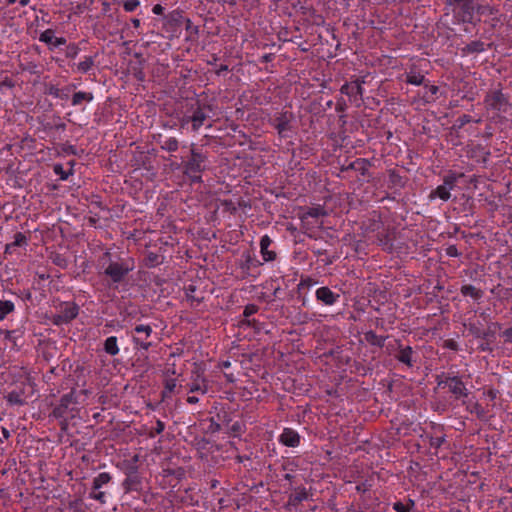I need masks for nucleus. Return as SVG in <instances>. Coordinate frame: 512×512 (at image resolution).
Here are the masks:
<instances>
[{
    "mask_svg": "<svg viewBox=\"0 0 512 512\" xmlns=\"http://www.w3.org/2000/svg\"><path fill=\"white\" fill-rule=\"evenodd\" d=\"M415 506V502L412 499H408L407 504H403L398 501L393 504V510L395 512H410Z\"/></svg>",
    "mask_w": 512,
    "mask_h": 512,
    "instance_id": "a18cd8bd",
    "label": "nucleus"
},
{
    "mask_svg": "<svg viewBox=\"0 0 512 512\" xmlns=\"http://www.w3.org/2000/svg\"><path fill=\"white\" fill-rule=\"evenodd\" d=\"M185 294L187 300L190 301L192 307L198 306L203 301L202 296L196 295V286L194 285H188L185 288Z\"/></svg>",
    "mask_w": 512,
    "mask_h": 512,
    "instance_id": "c85d7f7f",
    "label": "nucleus"
},
{
    "mask_svg": "<svg viewBox=\"0 0 512 512\" xmlns=\"http://www.w3.org/2000/svg\"><path fill=\"white\" fill-rule=\"evenodd\" d=\"M389 175V188L402 189L406 184V180L395 169L388 171Z\"/></svg>",
    "mask_w": 512,
    "mask_h": 512,
    "instance_id": "4be33fe9",
    "label": "nucleus"
},
{
    "mask_svg": "<svg viewBox=\"0 0 512 512\" xmlns=\"http://www.w3.org/2000/svg\"><path fill=\"white\" fill-rule=\"evenodd\" d=\"M133 269L134 263L131 259H122L120 261L110 262L105 268L104 274L108 276L113 283H120Z\"/></svg>",
    "mask_w": 512,
    "mask_h": 512,
    "instance_id": "423d86ee",
    "label": "nucleus"
},
{
    "mask_svg": "<svg viewBox=\"0 0 512 512\" xmlns=\"http://www.w3.org/2000/svg\"><path fill=\"white\" fill-rule=\"evenodd\" d=\"M260 265H261L260 261L255 256H252L251 254H247L246 258H245V262L242 265V268L249 271L252 268H256Z\"/></svg>",
    "mask_w": 512,
    "mask_h": 512,
    "instance_id": "49530a36",
    "label": "nucleus"
},
{
    "mask_svg": "<svg viewBox=\"0 0 512 512\" xmlns=\"http://www.w3.org/2000/svg\"><path fill=\"white\" fill-rule=\"evenodd\" d=\"M23 395H24V392L22 390H19V391L13 390L8 393V395L6 396V399H7V402L11 405L22 406L26 403Z\"/></svg>",
    "mask_w": 512,
    "mask_h": 512,
    "instance_id": "7c9ffc66",
    "label": "nucleus"
},
{
    "mask_svg": "<svg viewBox=\"0 0 512 512\" xmlns=\"http://www.w3.org/2000/svg\"><path fill=\"white\" fill-rule=\"evenodd\" d=\"M446 254L449 257H459L461 255V253L458 251V248L456 245H449L446 248Z\"/></svg>",
    "mask_w": 512,
    "mask_h": 512,
    "instance_id": "bf43d9fd",
    "label": "nucleus"
},
{
    "mask_svg": "<svg viewBox=\"0 0 512 512\" xmlns=\"http://www.w3.org/2000/svg\"><path fill=\"white\" fill-rule=\"evenodd\" d=\"M183 21L182 12L174 10L166 16V24L173 29L181 25Z\"/></svg>",
    "mask_w": 512,
    "mask_h": 512,
    "instance_id": "2f4dec72",
    "label": "nucleus"
},
{
    "mask_svg": "<svg viewBox=\"0 0 512 512\" xmlns=\"http://www.w3.org/2000/svg\"><path fill=\"white\" fill-rule=\"evenodd\" d=\"M446 382L449 392L455 399L466 398L468 396L469 391L459 376L452 375Z\"/></svg>",
    "mask_w": 512,
    "mask_h": 512,
    "instance_id": "f8f14e48",
    "label": "nucleus"
},
{
    "mask_svg": "<svg viewBox=\"0 0 512 512\" xmlns=\"http://www.w3.org/2000/svg\"><path fill=\"white\" fill-rule=\"evenodd\" d=\"M208 391V382L205 379L195 380L193 383L189 384V392H199L201 394H206Z\"/></svg>",
    "mask_w": 512,
    "mask_h": 512,
    "instance_id": "ea45409f",
    "label": "nucleus"
},
{
    "mask_svg": "<svg viewBox=\"0 0 512 512\" xmlns=\"http://www.w3.org/2000/svg\"><path fill=\"white\" fill-rule=\"evenodd\" d=\"M77 398L75 391L64 394L57 406L54 407L51 415L60 420V428L66 431L68 428V421L75 417L77 413Z\"/></svg>",
    "mask_w": 512,
    "mask_h": 512,
    "instance_id": "7ed1b4c3",
    "label": "nucleus"
},
{
    "mask_svg": "<svg viewBox=\"0 0 512 512\" xmlns=\"http://www.w3.org/2000/svg\"><path fill=\"white\" fill-rule=\"evenodd\" d=\"M45 93L50 95V96H52V97H54V98L62 97L61 89L58 88L57 86L53 85V84L46 85Z\"/></svg>",
    "mask_w": 512,
    "mask_h": 512,
    "instance_id": "5fc2aeb1",
    "label": "nucleus"
},
{
    "mask_svg": "<svg viewBox=\"0 0 512 512\" xmlns=\"http://www.w3.org/2000/svg\"><path fill=\"white\" fill-rule=\"evenodd\" d=\"M377 240L383 250L388 252L393 250V238L391 237V233L389 231L378 233Z\"/></svg>",
    "mask_w": 512,
    "mask_h": 512,
    "instance_id": "a878e982",
    "label": "nucleus"
},
{
    "mask_svg": "<svg viewBox=\"0 0 512 512\" xmlns=\"http://www.w3.org/2000/svg\"><path fill=\"white\" fill-rule=\"evenodd\" d=\"M273 240L268 235H263L260 239V253L265 262L274 261L277 257L275 250H270L269 247Z\"/></svg>",
    "mask_w": 512,
    "mask_h": 512,
    "instance_id": "dca6fc26",
    "label": "nucleus"
},
{
    "mask_svg": "<svg viewBox=\"0 0 512 512\" xmlns=\"http://www.w3.org/2000/svg\"><path fill=\"white\" fill-rule=\"evenodd\" d=\"M208 429L210 432L215 433V432L220 431L221 425L219 423H217L216 421H214L213 418H211Z\"/></svg>",
    "mask_w": 512,
    "mask_h": 512,
    "instance_id": "680f3d73",
    "label": "nucleus"
},
{
    "mask_svg": "<svg viewBox=\"0 0 512 512\" xmlns=\"http://www.w3.org/2000/svg\"><path fill=\"white\" fill-rule=\"evenodd\" d=\"M396 344L398 352L395 354V358L407 367H413L415 363L413 348L411 346H403L400 340H396Z\"/></svg>",
    "mask_w": 512,
    "mask_h": 512,
    "instance_id": "ddd939ff",
    "label": "nucleus"
},
{
    "mask_svg": "<svg viewBox=\"0 0 512 512\" xmlns=\"http://www.w3.org/2000/svg\"><path fill=\"white\" fill-rule=\"evenodd\" d=\"M445 347H447V348H449L451 350H457L458 349L457 343L454 340H452V339L447 340L445 342Z\"/></svg>",
    "mask_w": 512,
    "mask_h": 512,
    "instance_id": "774afa93",
    "label": "nucleus"
},
{
    "mask_svg": "<svg viewBox=\"0 0 512 512\" xmlns=\"http://www.w3.org/2000/svg\"><path fill=\"white\" fill-rule=\"evenodd\" d=\"M370 162L364 158H357L355 161L349 163L347 166L342 167V171L354 170L360 175L365 176L368 173Z\"/></svg>",
    "mask_w": 512,
    "mask_h": 512,
    "instance_id": "6ab92c4d",
    "label": "nucleus"
},
{
    "mask_svg": "<svg viewBox=\"0 0 512 512\" xmlns=\"http://www.w3.org/2000/svg\"><path fill=\"white\" fill-rule=\"evenodd\" d=\"M317 284V280L309 277V276H301L300 281L297 285V293L299 296H302V306H306L307 299L306 293L307 291Z\"/></svg>",
    "mask_w": 512,
    "mask_h": 512,
    "instance_id": "f3484780",
    "label": "nucleus"
},
{
    "mask_svg": "<svg viewBox=\"0 0 512 512\" xmlns=\"http://www.w3.org/2000/svg\"><path fill=\"white\" fill-rule=\"evenodd\" d=\"M92 100H93L92 93L84 92V91H78V92L73 94L71 102H72L73 106H78V105H80L84 101L90 102Z\"/></svg>",
    "mask_w": 512,
    "mask_h": 512,
    "instance_id": "58836bf2",
    "label": "nucleus"
},
{
    "mask_svg": "<svg viewBox=\"0 0 512 512\" xmlns=\"http://www.w3.org/2000/svg\"><path fill=\"white\" fill-rule=\"evenodd\" d=\"M258 311V307L254 304H249L245 306L243 315L245 317H250L251 315L255 314Z\"/></svg>",
    "mask_w": 512,
    "mask_h": 512,
    "instance_id": "13d9d810",
    "label": "nucleus"
},
{
    "mask_svg": "<svg viewBox=\"0 0 512 512\" xmlns=\"http://www.w3.org/2000/svg\"><path fill=\"white\" fill-rule=\"evenodd\" d=\"M142 480L140 475H128L122 482V487L125 493L132 491H139L141 489Z\"/></svg>",
    "mask_w": 512,
    "mask_h": 512,
    "instance_id": "412c9836",
    "label": "nucleus"
},
{
    "mask_svg": "<svg viewBox=\"0 0 512 512\" xmlns=\"http://www.w3.org/2000/svg\"><path fill=\"white\" fill-rule=\"evenodd\" d=\"M315 297L323 305L332 306L339 301L340 295L333 292L329 287L323 286L316 290Z\"/></svg>",
    "mask_w": 512,
    "mask_h": 512,
    "instance_id": "4468645a",
    "label": "nucleus"
},
{
    "mask_svg": "<svg viewBox=\"0 0 512 512\" xmlns=\"http://www.w3.org/2000/svg\"><path fill=\"white\" fill-rule=\"evenodd\" d=\"M89 498L98 501L101 504L106 503V493L101 490H94V487L91 486V490L89 492Z\"/></svg>",
    "mask_w": 512,
    "mask_h": 512,
    "instance_id": "de8ad7c7",
    "label": "nucleus"
},
{
    "mask_svg": "<svg viewBox=\"0 0 512 512\" xmlns=\"http://www.w3.org/2000/svg\"><path fill=\"white\" fill-rule=\"evenodd\" d=\"M39 41L54 47L65 45L67 42L64 37H55L54 30L52 29L43 31L39 36Z\"/></svg>",
    "mask_w": 512,
    "mask_h": 512,
    "instance_id": "a211bd4d",
    "label": "nucleus"
},
{
    "mask_svg": "<svg viewBox=\"0 0 512 512\" xmlns=\"http://www.w3.org/2000/svg\"><path fill=\"white\" fill-rule=\"evenodd\" d=\"M475 16H489L493 22L500 21V9L497 5H492L488 0H477Z\"/></svg>",
    "mask_w": 512,
    "mask_h": 512,
    "instance_id": "9b49d317",
    "label": "nucleus"
},
{
    "mask_svg": "<svg viewBox=\"0 0 512 512\" xmlns=\"http://www.w3.org/2000/svg\"><path fill=\"white\" fill-rule=\"evenodd\" d=\"M242 428H243V424L240 423V422H235L232 426H231V430L233 433L235 434H240L242 432Z\"/></svg>",
    "mask_w": 512,
    "mask_h": 512,
    "instance_id": "0e129e2a",
    "label": "nucleus"
},
{
    "mask_svg": "<svg viewBox=\"0 0 512 512\" xmlns=\"http://www.w3.org/2000/svg\"><path fill=\"white\" fill-rule=\"evenodd\" d=\"M460 292L463 296H469L474 300H480L484 295V292L481 289L471 284L462 285L460 288Z\"/></svg>",
    "mask_w": 512,
    "mask_h": 512,
    "instance_id": "393cba45",
    "label": "nucleus"
},
{
    "mask_svg": "<svg viewBox=\"0 0 512 512\" xmlns=\"http://www.w3.org/2000/svg\"><path fill=\"white\" fill-rule=\"evenodd\" d=\"M79 314V306L74 302H64L57 308L55 314L50 317L52 324L56 326L69 324Z\"/></svg>",
    "mask_w": 512,
    "mask_h": 512,
    "instance_id": "0eeeda50",
    "label": "nucleus"
},
{
    "mask_svg": "<svg viewBox=\"0 0 512 512\" xmlns=\"http://www.w3.org/2000/svg\"><path fill=\"white\" fill-rule=\"evenodd\" d=\"M160 148L166 152L174 153L179 149V141L176 137H168L163 141H160Z\"/></svg>",
    "mask_w": 512,
    "mask_h": 512,
    "instance_id": "bb28decb",
    "label": "nucleus"
},
{
    "mask_svg": "<svg viewBox=\"0 0 512 512\" xmlns=\"http://www.w3.org/2000/svg\"><path fill=\"white\" fill-rule=\"evenodd\" d=\"M177 382L175 378H168L165 380L164 389L162 391V398H169L175 391Z\"/></svg>",
    "mask_w": 512,
    "mask_h": 512,
    "instance_id": "79ce46f5",
    "label": "nucleus"
},
{
    "mask_svg": "<svg viewBox=\"0 0 512 512\" xmlns=\"http://www.w3.org/2000/svg\"><path fill=\"white\" fill-rule=\"evenodd\" d=\"M153 329L149 324H138L131 331L132 342L135 349H142L148 351L152 343L148 338L152 335Z\"/></svg>",
    "mask_w": 512,
    "mask_h": 512,
    "instance_id": "6e6552de",
    "label": "nucleus"
},
{
    "mask_svg": "<svg viewBox=\"0 0 512 512\" xmlns=\"http://www.w3.org/2000/svg\"><path fill=\"white\" fill-rule=\"evenodd\" d=\"M388 337L377 335L374 331L370 330L364 333V340L370 345L377 346L379 348H383L385 345V341Z\"/></svg>",
    "mask_w": 512,
    "mask_h": 512,
    "instance_id": "b1692460",
    "label": "nucleus"
},
{
    "mask_svg": "<svg viewBox=\"0 0 512 512\" xmlns=\"http://www.w3.org/2000/svg\"><path fill=\"white\" fill-rule=\"evenodd\" d=\"M207 156L202 153L194 143L190 145V157L186 161H182L183 173L192 183L202 181L201 173L206 169Z\"/></svg>",
    "mask_w": 512,
    "mask_h": 512,
    "instance_id": "f03ea898",
    "label": "nucleus"
},
{
    "mask_svg": "<svg viewBox=\"0 0 512 512\" xmlns=\"http://www.w3.org/2000/svg\"><path fill=\"white\" fill-rule=\"evenodd\" d=\"M279 442L287 447H297L300 444V435L292 428H284L279 436Z\"/></svg>",
    "mask_w": 512,
    "mask_h": 512,
    "instance_id": "2eb2a0df",
    "label": "nucleus"
},
{
    "mask_svg": "<svg viewBox=\"0 0 512 512\" xmlns=\"http://www.w3.org/2000/svg\"><path fill=\"white\" fill-rule=\"evenodd\" d=\"M294 121V113L288 109H283L270 117L268 123L277 130L280 138H287L294 131Z\"/></svg>",
    "mask_w": 512,
    "mask_h": 512,
    "instance_id": "20e7f679",
    "label": "nucleus"
},
{
    "mask_svg": "<svg viewBox=\"0 0 512 512\" xmlns=\"http://www.w3.org/2000/svg\"><path fill=\"white\" fill-rule=\"evenodd\" d=\"M363 83L364 80L359 79L350 83L346 82L341 86L340 92L347 95L350 98V101L359 107L363 101Z\"/></svg>",
    "mask_w": 512,
    "mask_h": 512,
    "instance_id": "1a4fd4ad",
    "label": "nucleus"
},
{
    "mask_svg": "<svg viewBox=\"0 0 512 512\" xmlns=\"http://www.w3.org/2000/svg\"><path fill=\"white\" fill-rule=\"evenodd\" d=\"M80 52V48L76 43H70L66 47L65 56L70 59H75Z\"/></svg>",
    "mask_w": 512,
    "mask_h": 512,
    "instance_id": "09e8293b",
    "label": "nucleus"
},
{
    "mask_svg": "<svg viewBox=\"0 0 512 512\" xmlns=\"http://www.w3.org/2000/svg\"><path fill=\"white\" fill-rule=\"evenodd\" d=\"M429 197L431 199L438 197L443 201H447L450 199L451 194L449 188L442 184L439 185L436 189L432 190Z\"/></svg>",
    "mask_w": 512,
    "mask_h": 512,
    "instance_id": "c9c22d12",
    "label": "nucleus"
},
{
    "mask_svg": "<svg viewBox=\"0 0 512 512\" xmlns=\"http://www.w3.org/2000/svg\"><path fill=\"white\" fill-rule=\"evenodd\" d=\"M112 481V476L108 472L99 473L92 481V487L94 490H100L103 486L109 484Z\"/></svg>",
    "mask_w": 512,
    "mask_h": 512,
    "instance_id": "cd10ccee",
    "label": "nucleus"
},
{
    "mask_svg": "<svg viewBox=\"0 0 512 512\" xmlns=\"http://www.w3.org/2000/svg\"><path fill=\"white\" fill-rule=\"evenodd\" d=\"M345 109H346L345 101L343 99L338 100L337 104H336V110L338 112H343Z\"/></svg>",
    "mask_w": 512,
    "mask_h": 512,
    "instance_id": "338daca9",
    "label": "nucleus"
},
{
    "mask_svg": "<svg viewBox=\"0 0 512 512\" xmlns=\"http://www.w3.org/2000/svg\"><path fill=\"white\" fill-rule=\"evenodd\" d=\"M139 5H140L139 0H125L123 2V9L126 12H133L139 7Z\"/></svg>",
    "mask_w": 512,
    "mask_h": 512,
    "instance_id": "864d4df0",
    "label": "nucleus"
},
{
    "mask_svg": "<svg viewBox=\"0 0 512 512\" xmlns=\"http://www.w3.org/2000/svg\"><path fill=\"white\" fill-rule=\"evenodd\" d=\"M308 496L309 495L305 487L297 488L295 492L289 496L286 507L288 509H291L292 507L296 508L302 501L307 500Z\"/></svg>",
    "mask_w": 512,
    "mask_h": 512,
    "instance_id": "aec40b11",
    "label": "nucleus"
},
{
    "mask_svg": "<svg viewBox=\"0 0 512 512\" xmlns=\"http://www.w3.org/2000/svg\"><path fill=\"white\" fill-rule=\"evenodd\" d=\"M446 6L450 9L457 24L476 25L481 21L479 17L475 16L477 0H446Z\"/></svg>",
    "mask_w": 512,
    "mask_h": 512,
    "instance_id": "f257e3e1",
    "label": "nucleus"
},
{
    "mask_svg": "<svg viewBox=\"0 0 512 512\" xmlns=\"http://www.w3.org/2000/svg\"><path fill=\"white\" fill-rule=\"evenodd\" d=\"M484 103L489 109L505 112L508 101L501 90H491L486 94Z\"/></svg>",
    "mask_w": 512,
    "mask_h": 512,
    "instance_id": "9d476101",
    "label": "nucleus"
},
{
    "mask_svg": "<svg viewBox=\"0 0 512 512\" xmlns=\"http://www.w3.org/2000/svg\"><path fill=\"white\" fill-rule=\"evenodd\" d=\"M460 177H463V174L449 173L443 178V185L447 186L449 190H452Z\"/></svg>",
    "mask_w": 512,
    "mask_h": 512,
    "instance_id": "c03bdc74",
    "label": "nucleus"
},
{
    "mask_svg": "<svg viewBox=\"0 0 512 512\" xmlns=\"http://www.w3.org/2000/svg\"><path fill=\"white\" fill-rule=\"evenodd\" d=\"M211 106L201 103L199 100L192 101L186 105V112L190 116L191 130L197 132L209 118L208 112Z\"/></svg>",
    "mask_w": 512,
    "mask_h": 512,
    "instance_id": "39448f33",
    "label": "nucleus"
},
{
    "mask_svg": "<svg viewBox=\"0 0 512 512\" xmlns=\"http://www.w3.org/2000/svg\"><path fill=\"white\" fill-rule=\"evenodd\" d=\"M104 351L110 356H115L119 353V347L117 344V337L110 336L104 342Z\"/></svg>",
    "mask_w": 512,
    "mask_h": 512,
    "instance_id": "c756f323",
    "label": "nucleus"
},
{
    "mask_svg": "<svg viewBox=\"0 0 512 512\" xmlns=\"http://www.w3.org/2000/svg\"><path fill=\"white\" fill-rule=\"evenodd\" d=\"M406 82L412 85H424L425 76L415 70H410L406 74Z\"/></svg>",
    "mask_w": 512,
    "mask_h": 512,
    "instance_id": "4c0bfd02",
    "label": "nucleus"
},
{
    "mask_svg": "<svg viewBox=\"0 0 512 512\" xmlns=\"http://www.w3.org/2000/svg\"><path fill=\"white\" fill-rule=\"evenodd\" d=\"M326 215L327 212L325 211V209L322 206L318 205L316 207L308 208V210L301 216V220L305 221L308 217L319 218L324 217Z\"/></svg>",
    "mask_w": 512,
    "mask_h": 512,
    "instance_id": "f704fd0d",
    "label": "nucleus"
},
{
    "mask_svg": "<svg viewBox=\"0 0 512 512\" xmlns=\"http://www.w3.org/2000/svg\"><path fill=\"white\" fill-rule=\"evenodd\" d=\"M139 460L138 455H134L130 461H124V474L128 475H138V466L137 462Z\"/></svg>",
    "mask_w": 512,
    "mask_h": 512,
    "instance_id": "e433bc0d",
    "label": "nucleus"
},
{
    "mask_svg": "<svg viewBox=\"0 0 512 512\" xmlns=\"http://www.w3.org/2000/svg\"><path fill=\"white\" fill-rule=\"evenodd\" d=\"M53 171L56 175L60 177L61 180H67L69 176L72 174L71 171H65L61 164H55L53 167Z\"/></svg>",
    "mask_w": 512,
    "mask_h": 512,
    "instance_id": "3c124183",
    "label": "nucleus"
},
{
    "mask_svg": "<svg viewBox=\"0 0 512 512\" xmlns=\"http://www.w3.org/2000/svg\"><path fill=\"white\" fill-rule=\"evenodd\" d=\"M178 122L180 129H186L187 126L191 124L190 116L188 115L186 110L178 115Z\"/></svg>",
    "mask_w": 512,
    "mask_h": 512,
    "instance_id": "603ef678",
    "label": "nucleus"
},
{
    "mask_svg": "<svg viewBox=\"0 0 512 512\" xmlns=\"http://www.w3.org/2000/svg\"><path fill=\"white\" fill-rule=\"evenodd\" d=\"M425 86L427 87V85H425ZM428 89H429V92L431 93V97H428V98L426 99V101H427V102H430V101L435 100V97H434V96L438 93L439 88H438V86H436V85H430V86H428Z\"/></svg>",
    "mask_w": 512,
    "mask_h": 512,
    "instance_id": "052dcab7",
    "label": "nucleus"
},
{
    "mask_svg": "<svg viewBox=\"0 0 512 512\" xmlns=\"http://www.w3.org/2000/svg\"><path fill=\"white\" fill-rule=\"evenodd\" d=\"M15 305L10 300H0V322L5 319V317L14 312Z\"/></svg>",
    "mask_w": 512,
    "mask_h": 512,
    "instance_id": "a19ab883",
    "label": "nucleus"
},
{
    "mask_svg": "<svg viewBox=\"0 0 512 512\" xmlns=\"http://www.w3.org/2000/svg\"><path fill=\"white\" fill-rule=\"evenodd\" d=\"M27 243V237L22 232H17L14 234V240L10 244L6 246V252L14 247H21Z\"/></svg>",
    "mask_w": 512,
    "mask_h": 512,
    "instance_id": "37998d69",
    "label": "nucleus"
},
{
    "mask_svg": "<svg viewBox=\"0 0 512 512\" xmlns=\"http://www.w3.org/2000/svg\"><path fill=\"white\" fill-rule=\"evenodd\" d=\"M445 442V438L443 436H439V437H431L430 438V446L435 448V449H438L442 446V444Z\"/></svg>",
    "mask_w": 512,
    "mask_h": 512,
    "instance_id": "6e6d98bb",
    "label": "nucleus"
},
{
    "mask_svg": "<svg viewBox=\"0 0 512 512\" xmlns=\"http://www.w3.org/2000/svg\"><path fill=\"white\" fill-rule=\"evenodd\" d=\"M95 65V57L84 56L83 60L77 64V71L85 74L88 73Z\"/></svg>",
    "mask_w": 512,
    "mask_h": 512,
    "instance_id": "72a5a7b5",
    "label": "nucleus"
},
{
    "mask_svg": "<svg viewBox=\"0 0 512 512\" xmlns=\"http://www.w3.org/2000/svg\"><path fill=\"white\" fill-rule=\"evenodd\" d=\"M502 337L504 338V341L505 342H509L511 343L512 342V327L506 329L503 333H502Z\"/></svg>",
    "mask_w": 512,
    "mask_h": 512,
    "instance_id": "e2e57ef3",
    "label": "nucleus"
},
{
    "mask_svg": "<svg viewBox=\"0 0 512 512\" xmlns=\"http://www.w3.org/2000/svg\"><path fill=\"white\" fill-rule=\"evenodd\" d=\"M483 51H485V43L480 40L471 41L461 48L463 55L481 53Z\"/></svg>",
    "mask_w": 512,
    "mask_h": 512,
    "instance_id": "5701e85b",
    "label": "nucleus"
},
{
    "mask_svg": "<svg viewBox=\"0 0 512 512\" xmlns=\"http://www.w3.org/2000/svg\"><path fill=\"white\" fill-rule=\"evenodd\" d=\"M452 375L450 373H442L440 375H437V384L439 387L441 386H447V382L448 381V378H451Z\"/></svg>",
    "mask_w": 512,
    "mask_h": 512,
    "instance_id": "4d7b16f0",
    "label": "nucleus"
},
{
    "mask_svg": "<svg viewBox=\"0 0 512 512\" xmlns=\"http://www.w3.org/2000/svg\"><path fill=\"white\" fill-rule=\"evenodd\" d=\"M165 430V423L159 419L156 420V426L148 432V437L154 438Z\"/></svg>",
    "mask_w": 512,
    "mask_h": 512,
    "instance_id": "8fccbe9b",
    "label": "nucleus"
},
{
    "mask_svg": "<svg viewBox=\"0 0 512 512\" xmlns=\"http://www.w3.org/2000/svg\"><path fill=\"white\" fill-rule=\"evenodd\" d=\"M467 410L471 414H475L476 417L478 419H480V420H487L488 419V413H487L486 409L481 404H479L478 402H474V403L470 404L467 407Z\"/></svg>",
    "mask_w": 512,
    "mask_h": 512,
    "instance_id": "473e14b6",
    "label": "nucleus"
},
{
    "mask_svg": "<svg viewBox=\"0 0 512 512\" xmlns=\"http://www.w3.org/2000/svg\"><path fill=\"white\" fill-rule=\"evenodd\" d=\"M486 395L490 400H495L498 396V391L491 388L487 390Z\"/></svg>",
    "mask_w": 512,
    "mask_h": 512,
    "instance_id": "69168bd1",
    "label": "nucleus"
}]
</instances>
